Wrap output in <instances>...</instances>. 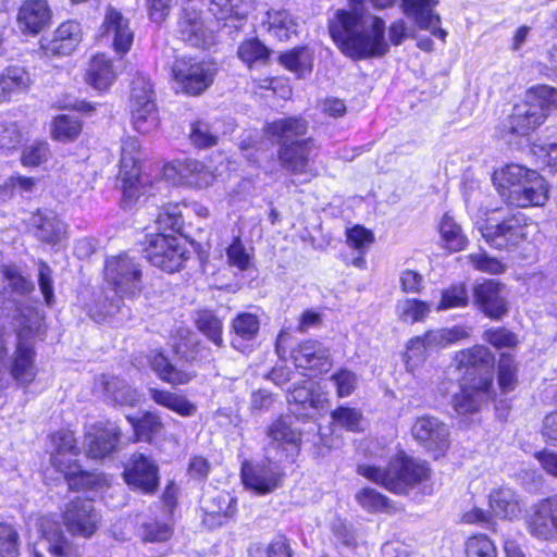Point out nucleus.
<instances>
[{"mask_svg": "<svg viewBox=\"0 0 557 557\" xmlns=\"http://www.w3.org/2000/svg\"><path fill=\"white\" fill-rule=\"evenodd\" d=\"M329 30L338 49L352 60L381 58L389 50L385 22L364 0H348L347 8L330 20Z\"/></svg>", "mask_w": 557, "mask_h": 557, "instance_id": "nucleus-1", "label": "nucleus"}, {"mask_svg": "<svg viewBox=\"0 0 557 557\" xmlns=\"http://www.w3.org/2000/svg\"><path fill=\"white\" fill-rule=\"evenodd\" d=\"M104 281L113 287L115 296L102 300L96 299L88 308L89 315L97 322L115 314L121 297H136L143 288V269L140 262L127 253L108 257L104 265Z\"/></svg>", "mask_w": 557, "mask_h": 557, "instance_id": "nucleus-2", "label": "nucleus"}, {"mask_svg": "<svg viewBox=\"0 0 557 557\" xmlns=\"http://www.w3.org/2000/svg\"><path fill=\"white\" fill-rule=\"evenodd\" d=\"M38 327V317L24 325L15 335L11 352L4 334L0 332V387L8 386L11 382L28 386L35 380L37 367L34 338Z\"/></svg>", "mask_w": 557, "mask_h": 557, "instance_id": "nucleus-3", "label": "nucleus"}, {"mask_svg": "<svg viewBox=\"0 0 557 557\" xmlns=\"http://www.w3.org/2000/svg\"><path fill=\"white\" fill-rule=\"evenodd\" d=\"M550 107L557 108V89L546 85L532 87L515 104L502 137L508 144H517L516 137H527L545 121Z\"/></svg>", "mask_w": 557, "mask_h": 557, "instance_id": "nucleus-4", "label": "nucleus"}, {"mask_svg": "<svg viewBox=\"0 0 557 557\" xmlns=\"http://www.w3.org/2000/svg\"><path fill=\"white\" fill-rule=\"evenodd\" d=\"M357 472L395 494H407L430 476V469L425 462L410 458L404 453L392 458L385 469L376 465L362 463L358 466Z\"/></svg>", "mask_w": 557, "mask_h": 557, "instance_id": "nucleus-5", "label": "nucleus"}, {"mask_svg": "<svg viewBox=\"0 0 557 557\" xmlns=\"http://www.w3.org/2000/svg\"><path fill=\"white\" fill-rule=\"evenodd\" d=\"M50 463L63 475L71 490L92 488L99 483V476L82 470L78 463L81 449L71 430H60L51 435Z\"/></svg>", "mask_w": 557, "mask_h": 557, "instance_id": "nucleus-6", "label": "nucleus"}, {"mask_svg": "<svg viewBox=\"0 0 557 557\" xmlns=\"http://www.w3.org/2000/svg\"><path fill=\"white\" fill-rule=\"evenodd\" d=\"M140 144L136 137L122 139L119 181L123 206L131 207L146 193L147 178L140 171Z\"/></svg>", "mask_w": 557, "mask_h": 557, "instance_id": "nucleus-7", "label": "nucleus"}, {"mask_svg": "<svg viewBox=\"0 0 557 557\" xmlns=\"http://www.w3.org/2000/svg\"><path fill=\"white\" fill-rule=\"evenodd\" d=\"M219 71L212 59H177L172 66V76L183 92L198 96L213 83Z\"/></svg>", "mask_w": 557, "mask_h": 557, "instance_id": "nucleus-8", "label": "nucleus"}, {"mask_svg": "<svg viewBox=\"0 0 557 557\" xmlns=\"http://www.w3.org/2000/svg\"><path fill=\"white\" fill-rule=\"evenodd\" d=\"M131 115L135 131L140 134H151L159 126L152 84L143 74L136 75L132 83Z\"/></svg>", "mask_w": 557, "mask_h": 557, "instance_id": "nucleus-9", "label": "nucleus"}, {"mask_svg": "<svg viewBox=\"0 0 557 557\" xmlns=\"http://www.w3.org/2000/svg\"><path fill=\"white\" fill-rule=\"evenodd\" d=\"M485 240L496 249H511L537 231L524 213L515 212L495 225L479 226Z\"/></svg>", "mask_w": 557, "mask_h": 557, "instance_id": "nucleus-10", "label": "nucleus"}, {"mask_svg": "<svg viewBox=\"0 0 557 557\" xmlns=\"http://www.w3.org/2000/svg\"><path fill=\"white\" fill-rule=\"evenodd\" d=\"M145 251L153 267L168 273L180 271L189 258V251L180 238L163 234L151 236Z\"/></svg>", "mask_w": 557, "mask_h": 557, "instance_id": "nucleus-11", "label": "nucleus"}, {"mask_svg": "<svg viewBox=\"0 0 557 557\" xmlns=\"http://www.w3.org/2000/svg\"><path fill=\"white\" fill-rule=\"evenodd\" d=\"M454 362L465 376V383L480 384L488 377V386L493 384V369L495 357L484 345H474L459 350L454 356Z\"/></svg>", "mask_w": 557, "mask_h": 557, "instance_id": "nucleus-12", "label": "nucleus"}, {"mask_svg": "<svg viewBox=\"0 0 557 557\" xmlns=\"http://www.w3.org/2000/svg\"><path fill=\"white\" fill-rule=\"evenodd\" d=\"M286 392L287 401L295 414L313 418L315 413L326 408L327 395L314 380L295 381L286 387Z\"/></svg>", "mask_w": 557, "mask_h": 557, "instance_id": "nucleus-13", "label": "nucleus"}, {"mask_svg": "<svg viewBox=\"0 0 557 557\" xmlns=\"http://www.w3.org/2000/svg\"><path fill=\"white\" fill-rule=\"evenodd\" d=\"M163 177L173 185L207 188L215 180L214 172L203 163L186 159L170 162L163 166Z\"/></svg>", "mask_w": 557, "mask_h": 557, "instance_id": "nucleus-14", "label": "nucleus"}, {"mask_svg": "<svg viewBox=\"0 0 557 557\" xmlns=\"http://www.w3.org/2000/svg\"><path fill=\"white\" fill-rule=\"evenodd\" d=\"M525 524L534 539L557 542V494L534 504L525 518Z\"/></svg>", "mask_w": 557, "mask_h": 557, "instance_id": "nucleus-15", "label": "nucleus"}, {"mask_svg": "<svg viewBox=\"0 0 557 557\" xmlns=\"http://www.w3.org/2000/svg\"><path fill=\"white\" fill-rule=\"evenodd\" d=\"M319 148L312 139L292 143L280 147L278 160L285 170L296 175H317L314 161Z\"/></svg>", "mask_w": 557, "mask_h": 557, "instance_id": "nucleus-16", "label": "nucleus"}, {"mask_svg": "<svg viewBox=\"0 0 557 557\" xmlns=\"http://www.w3.org/2000/svg\"><path fill=\"white\" fill-rule=\"evenodd\" d=\"M412 436L435 458L443 455L449 446L448 426L432 416L418 417L411 428Z\"/></svg>", "mask_w": 557, "mask_h": 557, "instance_id": "nucleus-17", "label": "nucleus"}, {"mask_svg": "<svg viewBox=\"0 0 557 557\" xmlns=\"http://www.w3.org/2000/svg\"><path fill=\"white\" fill-rule=\"evenodd\" d=\"M100 38L111 42L117 54H126L134 40V32L131 28L129 20L122 12L109 5L100 26Z\"/></svg>", "mask_w": 557, "mask_h": 557, "instance_id": "nucleus-18", "label": "nucleus"}, {"mask_svg": "<svg viewBox=\"0 0 557 557\" xmlns=\"http://www.w3.org/2000/svg\"><path fill=\"white\" fill-rule=\"evenodd\" d=\"M283 476L278 461L269 458L251 465L245 462L242 467V480L245 486L258 494H268L278 487Z\"/></svg>", "mask_w": 557, "mask_h": 557, "instance_id": "nucleus-19", "label": "nucleus"}, {"mask_svg": "<svg viewBox=\"0 0 557 557\" xmlns=\"http://www.w3.org/2000/svg\"><path fill=\"white\" fill-rule=\"evenodd\" d=\"M473 299L478 308L493 320L502 319L508 311L504 286L494 280H484L473 288Z\"/></svg>", "mask_w": 557, "mask_h": 557, "instance_id": "nucleus-20", "label": "nucleus"}, {"mask_svg": "<svg viewBox=\"0 0 557 557\" xmlns=\"http://www.w3.org/2000/svg\"><path fill=\"white\" fill-rule=\"evenodd\" d=\"M292 357L295 367L307 371L308 376L327 372L332 367L329 348L318 341H306L299 344Z\"/></svg>", "mask_w": 557, "mask_h": 557, "instance_id": "nucleus-21", "label": "nucleus"}, {"mask_svg": "<svg viewBox=\"0 0 557 557\" xmlns=\"http://www.w3.org/2000/svg\"><path fill=\"white\" fill-rule=\"evenodd\" d=\"M64 523L70 533L84 537L91 536L99 524V516L89 500L71 502L63 513Z\"/></svg>", "mask_w": 557, "mask_h": 557, "instance_id": "nucleus-22", "label": "nucleus"}, {"mask_svg": "<svg viewBox=\"0 0 557 557\" xmlns=\"http://www.w3.org/2000/svg\"><path fill=\"white\" fill-rule=\"evenodd\" d=\"M125 482L133 488L144 493H153L159 485L158 466L143 455H133L124 470Z\"/></svg>", "mask_w": 557, "mask_h": 557, "instance_id": "nucleus-23", "label": "nucleus"}, {"mask_svg": "<svg viewBox=\"0 0 557 557\" xmlns=\"http://www.w3.org/2000/svg\"><path fill=\"white\" fill-rule=\"evenodd\" d=\"M438 0H401L405 15L420 29L429 30L434 37L445 41L447 32L440 27L441 17L434 11Z\"/></svg>", "mask_w": 557, "mask_h": 557, "instance_id": "nucleus-24", "label": "nucleus"}, {"mask_svg": "<svg viewBox=\"0 0 557 557\" xmlns=\"http://www.w3.org/2000/svg\"><path fill=\"white\" fill-rule=\"evenodd\" d=\"M120 440V430L113 422H97L86 433V453L94 459L104 458L115 448Z\"/></svg>", "mask_w": 557, "mask_h": 557, "instance_id": "nucleus-25", "label": "nucleus"}, {"mask_svg": "<svg viewBox=\"0 0 557 557\" xmlns=\"http://www.w3.org/2000/svg\"><path fill=\"white\" fill-rule=\"evenodd\" d=\"M51 17L47 0H24L18 8L16 23L23 34L36 36L49 26Z\"/></svg>", "mask_w": 557, "mask_h": 557, "instance_id": "nucleus-26", "label": "nucleus"}, {"mask_svg": "<svg viewBox=\"0 0 557 557\" xmlns=\"http://www.w3.org/2000/svg\"><path fill=\"white\" fill-rule=\"evenodd\" d=\"M548 200V185L536 171L518 189L506 194V201L518 208L542 207Z\"/></svg>", "mask_w": 557, "mask_h": 557, "instance_id": "nucleus-27", "label": "nucleus"}, {"mask_svg": "<svg viewBox=\"0 0 557 557\" xmlns=\"http://www.w3.org/2000/svg\"><path fill=\"white\" fill-rule=\"evenodd\" d=\"M96 389L109 403L135 407L141 401V394L131 387L125 380L113 375H101L96 380Z\"/></svg>", "mask_w": 557, "mask_h": 557, "instance_id": "nucleus-28", "label": "nucleus"}, {"mask_svg": "<svg viewBox=\"0 0 557 557\" xmlns=\"http://www.w3.org/2000/svg\"><path fill=\"white\" fill-rule=\"evenodd\" d=\"M491 387L488 377L483 379L480 384L462 383L459 393L453 397L455 411L460 416L479 411L481 405L490 399Z\"/></svg>", "mask_w": 557, "mask_h": 557, "instance_id": "nucleus-29", "label": "nucleus"}, {"mask_svg": "<svg viewBox=\"0 0 557 557\" xmlns=\"http://www.w3.org/2000/svg\"><path fill=\"white\" fill-rule=\"evenodd\" d=\"M35 237L41 243L55 246L66 238V224L52 211H38L32 216Z\"/></svg>", "mask_w": 557, "mask_h": 557, "instance_id": "nucleus-30", "label": "nucleus"}, {"mask_svg": "<svg viewBox=\"0 0 557 557\" xmlns=\"http://www.w3.org/2000/svg\"><path fill=\"white\" fill-rule=\"evenodd\" d=\"M178 27L182 39L190 46L209 48L215 44L214 30L203 24L197 12L189 13L185 8Z\"/></svg>", "mask_w": 557, "mask_h": 557, "instance_id": "nucleus-31", "label": "nucleus"}, {"mask_svg": "<svg viewBox=\"0 0 557 557\" xmlns=\"http://www.w3.org/2000/svg\"><path fill=\"white\" fill-rule=\"evenodd\" d=\"M83 39V29L78 22H63L54 32L53 38L42 46L46 54L70 55Z\"/></svg>", "mask_w": 557, "mask_h": 557, "instance_id": "nucleus-32", "label": "nucleus"}, {"mask_svg": "<svg viewBox=\"0 0 557 557\" xmlns=\"http://www.w3.org/2000/svg\"><path fill=\"white\" fill-rule=\"evenodd\" d=\"M268 34L280 41H287L297 36L299 18L285 9H270L262 20Z\"/></svg>", "mask_w": 557, "mask_h": 557, "instance_id": "nucleus-33", "label": "nucleus"}, {"mask_svg": "<svg viewBox=\"0 0 557 557\" xmlns=\"http://www.w3.org/2000/svg\"><path fill=\"white\" fill-rule=\"evenodd\" d=\"M260 329L259 318L250 312L238 313L232 321L231 344L234 349L246 352L252 347Z\"/></svg>", "mask_w": 557, "mask_h": 557, "instance_id": "nucleus-34", "label": "nucleus"}, {"mask_svg": "<svg viewBox=\"0 0 557 557\" xmlns=\"http://www.w3.org/2000/svg\"><path fill=\"white\" fill-rule=\"evenodd\" d=\"M308 128L307 122L300 117H283L272 123H268L264 127L265 133L282 146L292 143L301 141L298 137L306 134Z\"/></svg>", "mask_w": 557, "mask_h": 557, "instance_id": "nucleus-35", "label": "nucleus"}, {"mask_svg": "<svg viewBox=\"0 0 557 557\" xmlns=\"http://www.w3.org/2000/svg\"><path fill=\"white\" fill-rule=\"evenodd\" d=\"M252 9V0H210L209 11L218 21H224L225 25L238 27L234 22L247 18Z\"/></svg>", "mask_w": 557, "mask_h": 557, "instance_id": "nucleus-36", "label": "nucleus"}, {"mask_svg": "<svg viewBox=\"0 0 557 557\" xmlns=\"http://www.w3.org/2000/svg\"><path fill=\"white\" fill-rule=\"evenodd\" d=\"M30 85L28 72L21 66H10L0 73V104L10 102L25 92Z\"/></svg>", "mask_w": 557, "mask_h": 557, "instance_id": "nucleus-37", "label": "nucleus"}, {"mask_svg": "<svg viewBox=\"0 0 557 557\" xmlns=\"http://www.w3.org/2000/svg\"><path fill=\"white\" fill-rule=\"evenodd\" d=\"M534 172L523 165L511 163L494 171L493 182L499 195L506 200V194L521 187Z\"/></svg>", "mask_w": 557, "mask_h": 557, "instance_id": "nucleus-38", "label": "nucleus"}, {"mask_svg": "<svg viewBox=\"0 0 557 557\" xmlns=\"http://www.w3.org/2000/svg\"><path fill=\"white\" fill-rule=\"evenodd\" d=\"M268 436L271 440L270 445L275 449L282 448L286 456L299 450L300 434L284 418H278L271 424Z\"/></svg>", "mask_w": 557, "mask_h": 557, "instance_id": "nucleus-39", "label": "nucleus"}, {"mask_svg": "<svg viewBox=\"0 0 557 557\" xmlns=\"http://www.w3.org/2000/svg\"><path fill=\"white\" fill-rule=\"evenodd\" d=\"M151 369L164 382L172 385L188 383L194 376L195 371L187 367L178 368L170 363L164 355L154 352L149 357Z\"/></svg>", "mask_w": 557, "mask_h": 557, "instance_id": "nucleus-40", "label": "nucleus"}, {"mask_svg": "<svg viewBox=\"0 0 557 557\" xmlns=\"http://www.w3.org/2000/svg\"><path fill=\"white\" fill-rule=\"evenodd\" d=\"M39 529L49 542V552L54 557H75L72 546L63 535L59 523L50 516H44L39 519Z\"/></svg>", "mask_w": 557, "mask_h": 557, "instance_id": "nucleus-41", "label": "nucleus"}, {"mask_svg": "<svg viewBox=\"0 0 557 557\" xmlns=\"http://www.w3.org/2000/svg\"><path fill=\"white\" fill-rule=\"evenodd\" d=\"M488 502L492 512L500 519L517 518L521 510L517 494L509 487L492 491Z\"/></svg>", "mask_w": 557, "mask_h": 557, "instance_id": "nucleus-42", "label": "nucleus"}, {"mask_svg": "<svg viewBox=\"0 0 557 557\" xmlns=\"http://www.w3.org/2000/svg\"><path fill=\"white\" fill-rule=\"evenodd\" d=\"M472 329L467 325H453L450 327H440L425 332L423 334L426 345L430 349H443L458 342L470 337Z\"/></svg>", "mask_w": 557, "mask_h": 557, "instance_id": "nucleus-43", "label": "nucleus"}, {"mask_svg": "<svg viewBox=\"0 0 557 557\" xmlns=\"http://www.w3.org/2000/svg\"><path fill=\"white\" fill-rule=\"evenodd\" d=\"M116 78L112 61L104 54L95 55L87 70V83L98 90L108 89Z\"/></svg>", "mask_w": 557, "mask_h": 557, "instance_id": "nucleus-44", "label": "nucleus"}, {"mask_svg": "<svg viewBox=\"0 0 557 557\" xmlns=\"http://www.w3.org/2000/svg\"><path fill=\"white\" fill-rule=\"evenodd\" d=\"M314 54L309 47L294 48L280 57L281 64L298 78L306 77L312 72Z\"/></svg>", "mask_w": 557, "mask_h": 557, "instance_id": "nucleus-45", "label": "nucleus"}, {"mask_svg": "<svg viewBox=\"0 0 557 557\" xmlns=\"http://www.w3.org/2000/svg\"><path fill=\"white\" fill-rule=\"evenodd\" d=\"M149 396L156 404L182 417H191L197 411V406L181 394L165 389L150 388Z\"/></svg>", "mask_w": 557, "mask_h": 557, "instance_id": "nucleus-46", "label": "nucleus"}, {"mask_svg": "<svg viewBox=\"0 0 557 557\" xmlns=\"http://www.w3.org/2000/svg\"><path fill=\"white\" fill-rule=\"evenodd\" d=\"M432 311V304L417 298H404L397 301L395 312L399 321L414 324L423 322Z\"/></svg>", "mask_w": 557, "mask_h": 557, "instance_id": "nucleus-47", "label": "nucleus"}, {"mask_svg": "<svg viewBox=\"0 0 557 557\" xmlns=\"http://www.w3.org/2000/svg\"><path fill=\"white\" fill-rule=\"evenodd\" d=\"M82 129L83 122L78 117L70 114H60L52 120L50 134L52 139L67 144L75 141L79 137Z\"/></svg>", "mask_w": 557, "mask_h": 557, "instance_id": "nucleus-48", "label": "nucleus"}, {"mask_svg": "<svg viewBox=\"0 0 557 557\" xmlns=\"http://www.w3.org/2000/svg\"><path fill=\"white\" fill-rule=\"evenodd\" d=\"M126 419L133 428L136 442H151L163 430V422L154 412L146 411L141 418L127 416Z\"/></svg>", "mask_w": 557, "mask_h": 557, "instance_id": "nucleus-49", "label": "nucleus"}, {"mask_svg": "<svg viewBox=\"0 0 557 557\" xmlns=\"http://www.w3.org/2000/svg\"><path fill=\"white\" fill-rule=\"evenodd\" d=\"M195 322L198 330L214 345L223 344V322L216 314L208 309L199 310L196 313Z\"/></svg>", "mask_w": 557, "mask_h": 557, "instance_id": "nucleus-50", "label": "nucleus"}, {"mask_svg": "<svg viewBox=\"0 0 557 557\" xmlns=\"http://www.w3.org/2000/svg\"><path fill=\"white\" fill-rule=\"evenodd\" d=\"M227 264L237 271H246L252 265L253 248L246 246L240 236H235L225 249Z\"/></svg>", "mask_w": 557, "mask_h": 557, "instance_id": "nucleus-51", "label": "nucleus"}, {"mask_svg": "<svg viewBox=\"0 0 557 557\" xmlns=\"http://www.w3.org/2000/svg\"><path fill=\"white\" fill-rule=\"evenodd\" d=\"M469 305V293L465 283H456L442 289L436 311L465 308Z\"/></svg>", "mask_w": 557, "mask_h": 557, "instance_id": "nucleus-52", "label": "nucleus"}, {"mask_svg": "<svg viewBox=\"0 0 557 557\" xmlns=\"http://www.w3.org/2000/svg\"><path fill=\"white\" fill-rule=\"evenodd\" d=\"M440 233L446 247L451 251L465 249L467 237L462 233L461 226L448 214H444L440 223Z\"/></svg>", "mask_w": 557, "mask_h": 557, "instance_id": "nucleus-53", "label": "nucleus"}, {"mask_svg": "<svg viewBox=\"0 0 557 557\" xmlns=\"http://www.w3.org/2000/svg\"><path fill=\"white\" fill-rule=\"evenodd\" d=\"M269 54V49L257 38L243 41L237 49L238 58L249 67L265 63Z\"/></svg>", "mask_w": 557, "mask_h": 557, "instance_id": "nucleus-54", "label": "nucleus"}, {"mask_svg": "<svg viewBox=\"0 0 557 557\" xmlns=\"http://www.w3.org/2000/svg\"><path fill=\"white\" fill-rule=\"evenodd\" d=\"M173 528L170 523L159 519H149L140 525L139 535L144 542L162 543L171 539Z\"/></svg>", "mask_w": 557, "mask_h": 557, "instance_id": "nucleus-55", "label": "nucleus"}, {"mask_svg": "<svg viewBox=\"0 0 557 557\" xmlns=\"http://www.w3.org/2000/svg\"><path fill=\"white\" fill-rule=\"evenodd\" d=\"M333 423L349 432H360L364 428V419L360 410L341 406L331 413Z\"/></svg>", "mask_w": 557, "mask_h": 557, "instance_id": "nucleus-56", "label": "nucleus"}, {"mask_svg": "<svg viewBox=\"0 0 557 557\" xmlns=\"http://www.w3.org/2000/svg\"><path fill=\"white\" fill-rule=\"evenodd\" d=\"M156 223L159 230L180 232L184 225L183 212L180 203H168L157 215Z\"/></svg>", "mask_w": 557, "mask_h": 557, "instance_id": "nucleus-57", "label": "nucleus"}, {"mask_svg": "<svg viewBox=\"0 0 557 557\" xmlns=\"http://www.w3.org/2000/svg\"><path fill=\"white\" fill-rule=\"evenodd\" d=\"M358 504L370 512L389 511L392 506L384 495L373 488H362L356 494Z\"/></svg>", "mask_w": 557, "mask_h": 557, "instance_id": "nucleus-58", "label": "nucleus"}, {"mask_svg": "<svg viewBox=\"0 0 557 557\" xmlns=\"http://www.w3.org/2000/svg\"><path fill=\"white\" fill-rule=\"evenodd\" d=\"M189 139L197 148H209L218 143V135L209 123L196 121L190 125Z\"/></svg>", "mask_w": 557, "mask_h": 557, "instance_id": "nucleus-59", "label": "nucleus"}, {"mask_svg": "<svg viewBox=\"0 0 557 557\" xmlns=\"http://www.w3.org/2000/svg\"><path fill=\"white\" fill-rule=\"evenodd\" d=\"M431 350L423 335L411 338L407 344V351L405 354L406 367L409 371H413L420 366L428 357V351Z\"/></svg>", "mask_w": 557, "mask_h": 557, "instance_id": "nucleus-60", "label": "nucleus"}, {"mask_svg": "<svg viewBox=\"0 0 557 557\" xmlns=\"http://www.w3.org/2000/svg\"><path fill=\"white\" fill-rule=\"evenodd\" d=\"M517 366L511 356L502 354L498 362V385L503 393L513 391L517 382Z\"/></svg>", "mask_w": 557, "mask_h": 557, "instance_id": "nucleus-61", "label": "nucleus"}, {"mask_svg": "<svg viewBox=\"0 0 557 557\" xmlns=\"http://www.w3.org/2000/svg\"><path fill=\"white\" fill-rule=\"evenodd\" d=\"M467 557H497L494 543L484 534L470 536L466 542Z\"/></svg>", "mask_w": 557, "mask_h": 557, "instance_id": "nucleus-62", "label": "nucleus"}, {"mask_svg": "<svg viewBox=\"0 0 557 557\" xmlns=\"http://www.w3.org/2000/svg\"><path fill=\"white\" fill-rule=\"evenodd\" d=\"M482 338L496 349L515 348L519 343L518 336L506 327H491Z\"/></svg>", "mask_w": 557, "mask_h": 557, "instance_id": "nucleus-63", "label": "nucleus"}, {"mask_svg": "<svg viewBox=\"0 0 557 557\" xmlns=\"http://www.w3.org/2000/svg\"><path fill=\"white\" fill-rule=\"evenodd\" d=\"M18 535L11 524L0 523V556L17 557Z\"/></svg>", "mask_w": 557, "mask_h": 557, "instance_id": "nucleus-64", "label": "nucleus"}]
</instances>
